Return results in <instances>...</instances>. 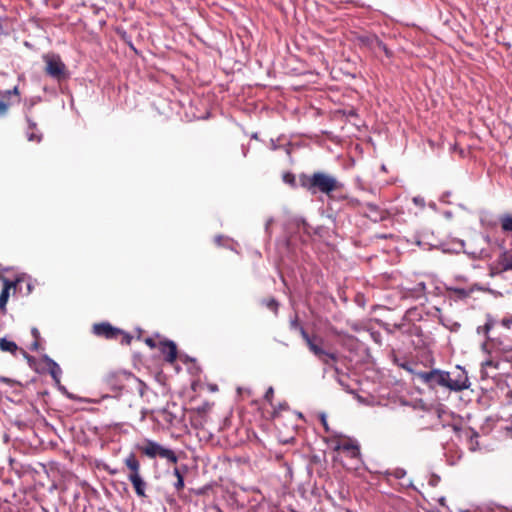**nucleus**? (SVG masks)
Masks as SVG:
<instances>
[{"mask_svg":"<svg viewBox=\"0 0 512 512\" xmlns=\"http://www.w3.org/2000/svg\"><path fill=\"white\" fill-rule=\"evenodd\" d=\"M260 303L275 315L278 314L280 303L275 297L263 298Z\"/></svg>","mask_w":512,"mask_h":512,"instance_id":"29","label":"nucleus"},{"mask_svg":"<svg viewBox=\"0 0 512 512\" xmlns=\"http://www.w3.org/2000/svg\"><path fill=\"white\" fill-rule=\"evenodd\" d=\"M17 349L18 346L15 342L9 341L6 338L0 339V350L14 354L17 351Z\"/></svg>","mask_w":512,"mask_h":512,"instance_id":"32","label":"nucleus"},{"mask_svg":"<svg viewBox=\"0 0 512 512\" xmlns=\"http://www.w3.org/2000/svg\"><path fill=\"white\" fill-rule=\"evenodd\" d=\"M434 312H435V316H437L438 320H439V323L441 325H443L445 328H447L449 331L451 332H457L460 327H461V324L457 321H453L452 319H446L442 316L441 314V309L438 308V307H434Z\"/></svg>","mask_w":512,"mask_h":512,"instance_id":"24","label":"nucleus"},{"mask_svg":"<svg viewBox=\"0 0 512 512\" xmlns=\"http://www.w3.org/2000/svg\"><path fill=\"white\" fill-rule=\"evenodd\" d=\"M130 483L138 497L148 498V484L140 475V460L134 453H130Z\"/></svg>","mask_w":512,"mask_h":512,"instance_id":"7","label":"nucleus"},{"mask_svg":"<svg viewBox=\"0 0 512 512\" xmlns=\"http://www.w3.org/2000/svg\"><path fill=\"white\" fill-rule=\"evenodd\" d=\"M135 389L138 391L140 397H144L148 386L139 378L134 377Z\"/></svg>","mask_w":512,"mask_h":512,"instance_id":"36","label":"nucleus"},{"mask_svg":"<svg viewBox=\"0 0 512 512\" xmlns=\"http://www.w3.org/2000/svg\"><path fill=\"white\" fill-rule=\"evenodd\" d=\"M367 209L369 211V214L367 215L372 221H382L386 219V211L381 210L377 205L368 203Z\"/></svg>","mask_w":512,"mask_h":512,"instance_id":"26","label":"nucleus"},{"mask_svg":"<svg viewBox=\"0 0 512 512\" xmlns=\"http://www.w3.org/2000/svg\"><path fill=\"white\" fill-rule=\"evenodd\" d=\"M16 95V96H19V90H18V87H14L12 90H7L3 96L4 97H9L10 95Z\"/></svg>","mask_w":512,"mask_h":512,"instance_id":"54","label":"nucleus"},{"mask_svg":"<svg viewBox=\"0 0 512 512\" xmlns=\"http://www.w3.org/2000/svg\"><path fill=\"white\" fill-rule=\"evenodd\" d=\"M452 428L459 438H465L469 443V449L475 451L479 447V433L471 427L462 428L456 424Z\"/></svg>","mask_w":512,"mask_h":512,"instance_id":"16","label":"nucleus"},{"mask_svg":"<svg viewBox=\"0 0 512 512\" xmlns=\"http://www.w3.org/2000/svg\"><path fill=\"white\" fill-rule=\"evenodd\" d=\"M145 344L151 349L157 348L158 344L156 343L154 337H147L144 339Z\"/></svg>","mask_w":512,"mask_h":512,"instance_id":"49","label":"nucleus"},{"mask_svg":"<svg viewBox=\"0 0 512 512\" xmlns=\"http://www.w3.org/2000/svg\"><path fill=\"white\" fill-rule=\"evenodd\" d=\"M45 62V73L57 81L66 80L69 77L66 65L57 54H46L43 56Z\"/></svg>","mask_w":512,"mask_h":512,"instance_id":"6","label":"nucleus"},{"mask_svg":"<svg viewBox=\"0 0 512 512\" xmlns=\"http://www.w3.org/2000/svg\"><path fill=\"white\" fill-rule=\"evenodd\" d=\"M45 361L49 367L50 375L56 382H59V378L62 373L60 366L54 360L47 356L45 357Z\"/></svg>","mask_w":512,"mask_h":512,"instance_id":"27","label":"nucleus"},{"mask_svg":"<svg viewBox=\"0 0 512 512\" xmlns=\"http://www.w3.org/2000/svg\"><path fill=\"white\" fill-rule=\"evenodd\" d=\"M470 387L468 374L461 366H456V370L450 373V391L460 392Z\"/></svg>","mask_w":512,"mask_h":512,"instance_id":"10","label":"nucleus"},{"mask_svg":"<svg viewBox=\"0 0 512 512\" xmlns=\"http://www.w3.org/2000/svg\"><path fill=\"white\" fill-rule=\"evenodd\" d=\"M91 331L95 336L106 340H117L121 337L122 343L128 344V333L112 326L109 322L94 323Z\"/></svg>","mask_w":512,"mask_h":512,"instance_id":"8","label":"nucleus"},{"mask_svg":"<svg viewBox=\"0 0 512 512\" xmlns=\"http://www.w3.org/2000/svg\"><path fill=\"white\" fill-rule=\"evenodd\" d=\"M299 185L311 195L322 193L329 196L342 188V184L334 176L322 171H316L313 174L300 173Z\"/></svg>","mask_w":512,"mask_h":512,"instance_id":"1","label":"nucleus"},{"mask_svg":"<svg viewBox=\"0 0 512 512\" xmlns=\"http://www.w3.org/2000/svg\"><path fill=\"white\" fill-rule=\"evenodd\" d=\"M133 448V453L137 457H147L151 460L161 459L164 460L167 465H176L179 460V456L175 450L148 438H144L135 443Z\"/></svg>","mask_w":512,"mask_h":512,"instance_id":"2","label":"nucleus"},{"mask_svg":"<svg viewBox=\"0 0 512 512\" xmlns=\"http://www.w3.org/2000/svg\"><path fill=\"white\" fill-rule=\"evenodd\" d=\"M439 503H440V505H441V506L445 507V506H446V500H445V497H441V498L439 499Z\"/></svg>","mask_w":512,"mask_h":512,"instance_id":"64","label":"nucleus"},{"mask_svg":"<svg viewBox=\"0 0 512 512\" xmlns=\"http://www.w3.org/2000/svg\"><path fill=\"white\" fill-rule=\"evenodd\" d=\"M11 106V103L7 100L0 101V117L5 116L8 113V110Z\"/></svg>","mask_w":512,"mask_h":512,"instance_id":"40","label":"nucleus"},{"mask_svg":"<svg viewBox=\"0 0 512 512\" xmlns=\"http://www.w3.org/2000/svg\"><path fill=\"white\" fill-rule=\"evenodd\" d=\"M326 443L335 452L342 453L346 458L351 460L354 464L353 467L347 469H356L361 462L360 445L358 442L350 437H344V440L339 439H326Z\"/></svg>","mask_w":512,"mask_h":512,"instance_id":"4","label":"nucleus"},{"mask_svg":"<svg viewBox=\"0 0 512 512\" xmlns=\"http://www.w3.org/2000/svg\"><path fill=\"white\" fill-rule=\"evenodd\" d=\"M412 375H415L418 379L421 380V382L426 385L428 388L431 386V382L434 376V368L430 371H415L414 373H411Z\"/></svg>","mask_w":512,"mask_h":512,"instance_id":"28","label":"nucleus"},{"mask_svg":"<svg viewBox=\"0 0 512 512\" xmlns=\"http://www.w3.org/2000/svg\"><path fill=\"white\" fill-rule=\"evenodd\" d=\"M430 285L432 286V289L428 287V295H433L436 297L442 295V290L439 286H437L433 282H431Z\"/></svg>","mask_w":512,"mask_h":512,"instance_id":"41","label":"nucleus"},{"mask_svg":"<svg viewBox=\"0 0 512 512\" xmlns=\"http://www.w3.org/2000/svg\"><path fill=\"white\" fill-rule=\"evenodd\" d=\"M137 414L139 416V421H143L146 415V412L143 409H138Z\"/></svg>","mask_w":512,"mask_h":512,"instance_id":"59","label":"nucleus"},{"mask_svg":"<svg viewBox=\"0 0 512 512\" xmlns=\"http://www.w3.org/2000/svg\"><path fill=\"white\" fill-rule=\"evenodd\" d=\"M485 317H486L485 324L483 326H479L477 328V332L483 333L485 335L486 341L482 344V350L484 352L488 353L489 355H491V351L488 350V345H489V338H492L489 335L490 331L493 329L492 315L490 313H487Z\"/></svg>","mask_w":512,"mask_h":512,"instance_id":"22","label":"nucleus"},{"mask_svg":"<svg viewBox=\"0 0 512 512\" xmlns=\"http://www.w3.org/2000/svg\"><path fill=\"white\" fill-rule=\"evenodd\" d=\"M282 180L285 184L289 185L292 189H297L300 187L299 179L297 180L294 173L291 171H286L282 174Z\"/></svg>","mask_w":512,"mask_h":512,"instance_id":"30","label":"nucleus"},{"mask_svg":"<svg viewBox=\"0 0 512 512\" xmlns=\"http://www.w3.org/2000/svg\"><path fill=\"white\" fill-rule=\"evenodd\" d=\"M387 474L393 476L395 479H402L405 477L406 471L403 468H396Z\"/></svg>","mask_w":512,"mask_h":512,"instance_id":"39","label":"nucleus"},{"mask_svg":"<svg viewBox=\"0 0 512 512\" xmlns=\"http://www.w3.org/2000/svg\"><path fill=\"white\" fill-rule=\"evenodd\" d=\"M320 422L325 430V432H330V428H329V425H328V421H327V417L324 413H321L320 414Z\"/></svg>","mask_w":512,"mask_h":512,"instance_id":"48","label":"nucleus"},{"mask_svg":"<svg viewBox=\"0 0 512 512\" xmlns=\"http://www.w3.org/2000/svg\"><path fill=\"white\" fill-rule=\"evenodd\" d=\"M313 235L318 236L320 239H327L330 237V229L326 226H317L313 228Z\"/></svg>","mask_w":512,"mask_h":512,"instance_id":"34","label":"nucleus"},{"mask_svg":"<svg viewBox=\"0 0 512 512\" xmlns=\"http://www.w3.org/2000/svg\"><path fill=\"white\" fill-rule=\"evenodd\" d=\"M302 224H303V231L305 234H307L309 236L311 234H313V228L305 220H302Z\"/></svg>","mask_w":512,"mask_h":512,"instance_id":"52","label":"nucleus"},{"mask_svg":"<svg viewBox=\"0 0 512 512\" xmlns=\"http://www.w3.org/2000/svg\"><path fill=\"white\" fill-rule=\"evenodd\" d=\"M507 271H512V253L504 248L491 266V275H500Z\"/></svg>","mask_w":512,"mask_h":512,"instance_id":"13","label":"nucleus"},{"mask_svg":"<svg viewBox=\"0 0 512 512\" xmlns=\"http://www.w3.org/2000/svg\"><path fill=\"white\" fill-rule=\"evenodd\" d=\"M143 330L140 327H136L134 329V333L130 334V341L135 337L137 340H140L142 337Z\"/></svg>","mask_w":512,"mask_h":512,"instance_id":"50","label":"nucleus"},{"mask_svg":"<svg viewBox=\"0 0 512 512\" xmlns=\"http://www.w3.org/2000/svg\"><path fill=\"white\" fill-rule=\"evenodd\" d=\"M211 407L212 404L206 401L202 405L196 408H192L188 411L192 427H203L204 423L206 422L207 414L211 410Z\"/></svg>","mask_w":512,"mask_h":512,"instance_id":"11","label":"nucleus"},{"mask_svg":"<svg viewBox=\"0 0 512 512\" xmlns=\"http://www.w3.org/2000/svg\"><path fill=\"white\" fill-rule=\"evenodd\" d=\"M32 336L34 337V342L31 344V350H38L40 347L39 339H40V332L37 328H32L31 330Z\"/></svg>","mask_w":512,"mask_h":512,"instance_id":"38","label":"nucleus"},{"mask_svg":"<svg viewBox=\"0 0 512 512\" xmlns=\"http://www.w3.org/2000/svg\"><path fill=\"white\" fill-rule=\"evenodd\" d=\"M273 397H274V389L273 387H269L264 395V398L265 400L270 404L272 405V400H273Z\"/></svg>","mask_w":512,"mask_h":512,"instance_id":"45","label":"nucleus"},{"mask_svg":"<svg viewBox=\"0 0 512 512\" xmlns=\"http://www.w3.org/2000/svg\"><path fill=\"white\" fill-rule=\"evenodd\" d=\"M289 328L292 331H298L305 341L307 347H309L315 341L320 340V335L318 334H309L307 330L304 328L302 323L300 322L298 314L295 312L293 316L290 317L289 320Z\"/></svg>","mask_w":512,"mask_h":512,"instance_id":"14","label":"nucleus"},{"mask_svg":"<svg viewBox=\"0 0 512 512\" xmlns=\"http://www.w3.org/2000/svg\"><path fill=\"white\" fill-rule=\"evenodd\" d=\"M133 361H134V366L136 368H138L139 365L142 364V358H141L140 353H137V352L133 353Z\"/></svg>","mask_w":512,"mask_h":512,"instance_id":"53","label":"nucleus"},{"mask_svg":"<svg viewBox=\"0 0 512 512\" xmlns=\"http://www.w3.org/2000/svg\"><path fill=\"white\" fill-rule=\"evenodd\" d=\"M440 476L432 474L428 480V484L432 487H436L440 482Z\"/></svg>","mask_w":512,"mask_h":512,"instance_id":"47","label":"nucleus"},{"mask_svg":"<svg viewBox=\"0 0 512 512\" xmlns=\"http://www.w3.org/2000/svg\"><path fill=\"white\" fill-rule=\"evenodd\" d=\"M446 291L449 293L448 298L453 301L466 300L474 292V288H459L453 286H446Z\"/></svg>","mask_w":512,"mask_h":512,"instance_id":"20","label":"nucleus"},{"mask_svg":"<svg viewBox=\"0 0 512 512\" xmlns=\"http://www.w3.org/2000/svg\"><path fill=\"white\" fill-rule=\"evenodd\" d=\"M290 407L287 402L279 403L278 406L274 407L272 412V418L276 422H279L281 420V412L282 411H289Z\"/></svg>","mask_w":512,"mask_h":512,"instance_id":"33","label":"nucleus"},{"mask_svg":"<svg viewBox=\"0 0 512 512\" xmlns=\"http://www.w3.org/2000/svg\"><path fill=\"white\" fill-rule=\"evenodd\" d=\"M413 201H414V203H415V204H418V205L424 206V199H423V198H420V197H414Z\"/></svg>","mask_w":512,"mask_h":512,"instance_id":"60","label":"nucleus"},{"mask_svg":"<svg viewBox=\"0 0 512 512\" xmlns=\"http://www.w3.org/2000/svg\"><path fill=\"white\" fill-rule=\"evenodd\" d=\"M179 358H180V360H181L183 363H185V364H187V363H193V365H194V366H193V368L195 369V374H198V373H200V372H201V368H200V366H198V365H197V361H196V359H195V358L190 357V356H188V355H186V354H181V355H179Z\"/></svg>","mask_w":512,"mask_h":512,"instance_id":"35","label":"nucleus"},{"mask_svg":"<svg viewBox=\"0 0 512 512\" xmlns=\"http://www.w3.org/2000/svg\"><path fill=\"white\" fill-rule=\"evenodd\" d=\"M512 348L511 344H508L500 337L489 338L488 350L494 351L500 356L506 351Z\"/></svg>","mask_w":512,"mask_h":512,"instance_id":"23","label":"nucleus"},{"mask_svg":"<svg viewBox=\"0 0 512 512\" xmlns=\"http://www.w3.org/2000/svg\"><path fill=\"white\" fill-rule=\"evenodd\" d=\"M502 359L507 362H512V347L506 350L502 355Z\"/></svg>","mask_w":512,"mask_h":512,"instance_id":"51","label":"nucleus"},{"mask_svg":"<svg viewBox=\"0 0 512 512\" xmlns=\"http://www.w3.org/2000/svg\"><path fill=\"white\" fill-rule=\"evenodd\" d=\"M438 387H443L450 391V372L434 368V376L430 388L436 389Z\"/></svg>","mask_w":512,"mask_h":512,"instance_id":"19","label":"nucleus"},{"mask_svg":"<svg viewBox=\"0 0 512 512\" xmlns=\"http://www.w3.org/2000/svg\"><path fill=\"white\" fill-rule=\"evenodd\" d=\"M332 370H333V371H334V373H335V379H336L337 377H341V376L343 375L342 370L338 367V365H337V364L332 368Z\"/></svg>","mask_w":512,"mask_h":512,"instance_id":"56","label":"nucleus"},{"mask_svg":"<svg viewBox=\"0 0 512 512\" xmlns=\"http://www.w3.org/2000/svg\"><path fill=\"white\" fill-rule=\"evenodd\" d=\"M376 48L383 51L385 56L389 59H391L394 56L393 51L390 48H388V46L381 39H379Z\"/></svg>","mask_w":512,"mask_h":512,"instance_id":"37","label":"nucleus"},{"mask_svg":"<svg viewBox=\"0 0 512 512\" xmlns=\"http://www.w3.org/2000/svg\"><path fill=\"white\" fill-rule=\"evenodd\" d=\"M337 382L343 386L344 388L348 387V385H345V383L343 382L342 378L341 377H337L336 378Z\"/></svg>","mask_w":512,"mask_h":512,"instance_id":"63","label":"nucleus"},{"mask_svg":"<svg viewBox=\"0 0 512 512\" xmlns=\"http://www.w3.org/2000/svg\"><path fill=\"white\" fill-rule=\"evenodd\" d=\"M11 286H12V283L5 279L4 286L0 293V308L5 307V305L8 301V298H9V290H10Z\"/></svg>","mask_w":512,"mask_h":512,"instance_id":"31","label":"nucleus"},{"mask_svg":"<svg viewBox=\"0 0 512 512\" xmlns=\"http://www.w3.org/2000/svg\"><path fill=\"white\" fill-rule=\"evenodd\" d=\"M499 365H500L499 361H495L492 358H488L485 361H483L481 363V369H480L481 380H487V379L491 378L487 369L494 368L497 370V369H499Z\"/></svg>","mask_w":512,"mask_h":512,"instance_id":"25","label":"nucleus"},{"mask_svg":"<svg viewBox=\"0 0 512 512\" xmlns=\"http://www.w3.org/2000/svg\"><path fill=\"white\" fill-rule=\"evenodd\" d=\"M494 508L498 509L500 512H510V511H512L511 509H509L508 507H506L504 505L491 502L490 503V509L492 510Z\"/></svg>","mask_w":512,"mask_h":512,"instance_id":"46","label":"nucleus"},{"mask_svg":"<svg viewBox=\"0 0 512 512\" xmlns=\"http://www.w3.org/2000/svg\"><path fill=\"white\" fill-rule=\"evenodd\" d=\"M281 148L284 149V151L286 152V154L288 156H290L292 154V143L291 142H288L286 145H282Z\"/></svg>","mask_w":512,"mask_h":512,"instance_id":"55","label":"nucleus"},{"mask_svg":"<svg viewBox=\"0 0 512 512\" xmlns=\"http://www.w3.org/2000/svg\"><path fill=\"white\" fill-rule=\"evenodd\" d=\"M500 325L509 329L512 326V314H508L503 319H501Z\"/></svg>","mask_w":512,"mask_h":512,"instance_id":"44","label":"nucleus"},{"mask_svg":"<svg viewBox=\"0 0 512 512\" xmlns=\"http://www.w3.org/2000/svg\"><path fill=\"white\" fill-rule=\"evenodd\" d=\"M404 297L414 300L424 299L425 301H428V284L424 281H420L412 287L405 288Z\"/></svg>","mask_w":512,"mask_h":512,"instance_id":"17","label":"nucleus"},{"mask_svg":"<svg viewBox=\"0 0 512 512\" xmlns=\"http://www.w3.org/2000/svg\"><path fill=\"white\" fill-rule=\"evenodd\" d=\"M355 39L360 47L375 51L380 38L374 33H364L357 35Z\"/></svg>","mask_w":512,"mask_h":512,"instance_id":"21","label":"nucleus"},{"mask_svg":"<svg viewBox=\"0 0 512 512\" xmlns=\"http://www.w3.org/2000/svg\"><path fill=\"white\" fill-rule=\"evenodd\" d=\"M152 414L163 427H177L184 422L186 409L176 402H168L165 407L153 411Z\"/></svg>","mask_w":512,"mask_h":512,"instance_id":"3","label":"nucleus"},{"mask_svg":"<svg viewBox=\"0 0 512 512\" xmlns=\"http://www.w3.org/2000/svg\"><path fill=\"white\" fill-rule=\"evenodd\" d=\"M388 358L400 368H403L409 373H414V362L409 361L405 355H399L394 348H391L388 352Z\"/></svg>","mask_w":512,"mask_h":512,"instance_id":"18","label":"nucleus"},{"mask_svg":"<svg viewBox=\"0 0 512 512\" xmlns=\"http://www.w3.org/2000/svg\"><path fill=\"white\" fill-rule=\"evenodd\" d=\"M189 472V467L187 464L174 465L172 475L175 480L171 483L174 488V493L178 497H182L184 488H185V476Z\"/></svg>","mask_w":512,"mask_h":512,"instance_id":"12","label":"nucleus"},{"mask_svg":"<svg viewBox=\"0 0 512 512\" xmlns=\"http://www.w3.org/2000/svg\"><path fill=\"white\" fill-rule=\"evenodd\" d=\"M344 114L348 117H356L358 114L355 109L351 108L348 111H344Z\"/></svg>","mask_w":512,"mask_h":512,"instance_id":"57","label":"nucleus"},{"mask_svg":"<svg viewBox=\"0 0 512 512\" xmlns=\"http://www.w3.org/2000/svg\"><path fill=\"white\" fill-rule=\"evenodd\" d=\"M155 338L159 339L158 348L165 362L173 364L178 358L177 344L173 340L161 338L159 333L155 334Z\"/></svg>","mask_w":512,"mask_h":512,"instance_id":"9","label":"nucleus"},{"mask_svg":"<svg viewBox=\"0 0 512 512\" xmlns=\"http://www.w3.org/2000/svg\"><path fill=\"white\" fill-rule=\"evenodd\" d=\"M27 122L29 130H36L37 125L35 122H33L30 118H27Z\"/></svg>","mask_w":512,"mask_h":512,"instance_id":"58","label":"nucleus"},{"mask_svg":"<svg viewBox=\"0 0 512 512\" xmlns=\"http://www.w3.org/2000/svg\"><path fill=\"white\" fill-rule=\"evenodd\" d=\"M403 486H405L407 488H412L413 490L417 491L416 487L413 485V483L411 481L407 484H403Z\"/></svg>","mask_w":512,"mask_h":512,"instance_id":"62","label":"nucleus"},{"mask_svg":"<svg viewBox=\"0 0 512 512\" xmlns=\"http://www.w3.org/2000/svg\"><path fill=\"white\" fill-rule=\"evenodd\" d=\"M308 349L325 366L324 372H326L328 368L332 369L336 364H338V352L326 350L325 340L323 337H320V340L312 343Z\"/></svg>","mask_w":512,"mask_h":512,"instance_id":"5","label":"nucleus"},{"mask_svg":"<svg viewBox=\"0 0 512 512\" xmlns=\"http://www.w3.org/2000/svg\"><path fill=\"white\" fill-rule=\"evenodd\" d=\"M309 464L310 465H317V466L322 467L323 466L322 458L320 457V455L313 454V455H311L309 457Z\"/></svg>","mask_w":512,"mask_h":512,"instance_id":"42","label":"nucleus"},{"mask_svg":"<svg viewBox=\"0 0 512 512\" xmlns=\"http://www.w3.org/2000/svg\"><path fill=\"white\" fill-rule=\"evenodd\" d=\"M413 243L424 250H431L435 248H442L443 244L441 241L434 239L433 233L429 231H423L413 236Z\"/></svg>","mask_w":512,"mask_h":512,"instance_id":"15","label":"nucleus"},{"mask_svg":"<svg viewBox=\"0 0 512 512\" xmlns=\"http://www.w3.org/2000/svg\"><path fill=\"white\" fill-rule=\"evenodd\" d=\"M282 145H278L274 140H271V149L272 150H278L281 148Z\"/></svg>","mask_w":512,"mask_h":512,"instance_id":"61","label":"nucleus"},{"mask_svg":"<svg viewBox=\"0 0 512 512\" xmlns=\"http://www.w3.org/2000/svg\"><path fill=\"white\" fill-rule=\"evenodd\" d=\"M27 138L29 141L40 142L42 136H41V134L36 133L34 130H30L29 132H27Z\"/></svg>","mask_w":512,"mask_h":512,"instance_id":"43","label":"nucleus"}]
</instances>
